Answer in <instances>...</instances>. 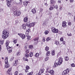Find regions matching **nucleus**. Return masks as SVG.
<instances>
[{"label": "nucleus", "instance_id": "11", "mask_svg": "<svg viewBox=\"0 0 75 75\" xmlns=\"http://www.w3.org/2000/svg\"><path fill=\"white\" fill-rule=\"evenodd\" d=\"M26 54H25V56L27 58L29 57V55L28 53H29V51L28 50H27L26 51Z\"/></svg>", "mask_w": 75, "mask_h": 75}, {"label": "nucleus", "instance_id": "52", "mask_svg": "<svg viewBox=\"0 0 75 75\" xmlns=\"http://www.w3.org/2000/svg\"><path fill=\"white\" fill-rule=\"evenodd\" d=\"M7 2H11L12 0H7Z\"/></svg>", "mask_w": 75, "mask_h": 75}, {"label": "nucleus", "instance_id": "20", "mask_svg": "<svg viewBox=\"0 0 75 75\" xmlns=\"http://www.w3.org/2000/svg\"><path fill=\"white\" fill-rule=\"evenodd\" d=\"M27 20H28V18L27 17H25L24 18V22H25V23H26L27 21Z\"/></svg>", "mask_w": 75, "mask_h": 75}, {"label": "nucleus", "instance_id": "5", "mask_svg": "<svg viewBox=\"0 0 75 75\" xmlns=\"http://www.w3.org/2000/svg\"><path fill=\"white\" fill-rule=\"evenodd\" d=\"M6 59H5V62L6 64L5 65V67L6 68H9L10 67V65L8 64V57H6Z\"/></svg>", "mask_w": 75, "mask_h": 75}, {"label": "nucleus", "instance_id": "21", "mask_svg": "<svg viewBox=\"0 0 75 75\" xmlns=\"http://www.w3.org/2000/svg\"><path fill=\"white\" fill-rule=\"evenodd\" d=\"M31 11L33 12V14H35L36 13V10L35 9H33Z\"/></svg>", "mask_w": 75, "mask_h": 75}, {"label": "nucleus", "instance_id": "2", "mask_svg": "<svg viewBox=\"0 0 75 75\" xmlns=\"http://www.w3.org/2000/svg\"><path fill=\"white\" fill-rule=\"evenodd\" d=\"M8 44H9V41L7 40L6 43V46L7 47V49L9 53H11V51H12V49L13 48L11 47H10L9 46H8Z\"/></svg>", "mask_w": 75, "mask_h": 75}, {"label": "nucleus", "instance_id": "10", "mask_svg": "<svg viewBox=\"0 0 75 75\" xmlns=\"http://www.w3.org/2000/svg\"><path fill=\"white\" fill-rule=\"evenodd\" d=\"M11 9L12 11H13V13H14V12H15L17 10V8H16V7H15V6H13V7H12L11 8Z\"/></svg>", "mask_w": 75, "mask_h": 75}, {"label": "nucleus", "instance_id": "32", "mask_svg": "<svg viewBox=\"0 0 75 75\" xmlns=\"http://www.w3.org/2000/svg\"><path fill=\"white\" fill-rule=\"evenodd\" d=\"M50 52L48 51L46 55L47 56H49V55H50Z\"/></svg>", "mask_w": 75, "mask_h": 75}, {"label": "nucleus", "instance_id": "9", "mask_svg": "<svg viewBox=\"0 0 75 75\" xmlns=\"http://www.w3.org/2000/svg\"><path fill=\"white\" fill-rule=\"evenodd\" d=\"M34 25H35V23H32L29 24L27 23V26H28L29 28L31 27H34Z\"/></svg>", "mask_w": 75, "mask_h": 75}, {"label": "nucleus", "instance_id": "53", "mask_svg": "<svg viewBox=\"0 0 75 75\" xmlns=\"http://www.w3.org/2000/svg\"><path fill=\"white\" fill-rule=\"evenodd\" d=\"M42 10H43V9L40 8V12H42Z\"/></svg>", "mask_w": 75, "mask_h": 75}, {"label": "nucleus", "instance_id": "48", "mask_svg": "<svg viewBox=\"0 0 75 75\" xmlns=\"http://www.w3.org/2000/svg\"><path fill=\"white\" fill-rule=\"evenodd\" d=\"M58 13H57L56 14V16H57L55 17L56 18H57V17H58Z\"/></svg>", "mask_w": 75, "mask_h": 75}, {"label": "nucleus", "instance_id": "59", "mask_svg": "<svg viewBox=\"0 0 75 75\" xmlns=\"http://www.w3.org/2000/svg\"><path fill=\"white\" fill-rule=\"evenodd\" d=\"M63 44L64 45H65V41H63Z\"/></svg>", "mask_w": 75, "mask_h": 75}, {"label": "nucleus", "instance_id": "40", "mask_svg": "<svg viewBox=\"0 0 75 75\" xmlns=\"http://www.w3.org/2000/svg\"><path fill=\"white\" fill-rule=\"evenodd\" d=\"M33 75V72H31L30 73H29L28 74V75Z\"/></svg>", "mask_w": 75, "mask_h": 75}, {"label": "nucleus", "instance_id": "57", "mask_svg": "<svg viewBox=\"0 0 75 75\" xmlns=\"http://www.w3.org/2000/svg\"><path fill=\"white\" fill-rule=\"evenodd\" d=\"M20 2V4H21V3H22V0H19Z\"/></svg>", "mask_w": 75, "mask_h": 75}, {"label": "nucleus", "instance_id": "19", "mask_svg": "<svg viewBox=\"0 0 75 75\" xmlns=\"http://www.w3.org/2000/svg\"><path fill=\"white\" fill-rule=\"evenodd\" d=\"M49 73H50V74H51L52 75H53L54 74V71L53 70H51L49 71H48Z\"/></svg>", "mask_w": 75, "mask_h": 75}, {"label": "nucleus", "instance_id": "60", "mask_svg": "<svg viewBox=\"0 0 75 75\" xmlns=\"http://www.w3.org/2000/svg\"><path fill=\"white\" fill-rule=\"evenodd\" d=\"M42 41H43V42H45V39H43L42 40Z\"/></svg>", "mask_w": 75, "mask_h": 75}, {"label": "nucleus", "instance_id": "46", "mask_svg": "<svg viewBox=\"0 0 75 75\" xmlns=\"http://www.w3.org/2000/svg\"><path fill=\"white\" fill-rule=\"evenodd\" d=\"M60 40L61 41H64V39L63 38H61L60 39Z\"/></svg>", "mask_w": 75, "mask_h": 75}, {"label": "nucleus", "instance_id": "44", "mask_svg": "<svg viewBox=\"0 0 75 75\" xmlns=\"http://www.w3.org/2000/svg\"><path fill=\"white\" fill-rule=\"evenodd\" d=\"M18 74V71H16L15 72V74L14 75H17Z\"/></svg>", "mask_w": 75, "mask_h": 75}, {"label": "nucleus", "instance_id": "37", "mask_svg": "<svg viewBox=\"0 0 75 75\" xmlns=\"http://www.w3.org/2000/svg\"><path fill=\"white\" fill-rule=\"evenodd\" d=\"M48 59H49V57H47L45 59V60L46 61H48Z\"/></svg>", "mask_w": 75, "mask_h": 75}, {"label": "nucleus", "instance_id": "51", "mask_svg": "<svg viewBox=\"0 0 75 75\" xmlns=\"http://www.w3.org/2000/svg\"><path fill=\"white\" fill-rule=\"evenodd\" d=\"M13 58H14V57H12V58H11L10 59V61H13Z\"/></svg>", "mask_w": 75, "mask_h": 75}, {"label": "nucleus", "instance_id": "27", "mask_svg": "<svg viewBox=\"0 0 75 75\" xmlns=\"http://www.w3.org/2000/svg\"><path fill=\"white\" fill-rule=\"evenodd\" d=\"M23 61H28V59H27V58H25V57L23 58Z\"/></svg>", "mask_w": 75, "mask_h": 75}, {"label": "nucleus", "instance_id": "55", "mask_svg": "<svg viewBox=\"0 0 75 75\" xmlns=\"http://www.w3.org/2000/svg\"><path fill=\"white\" fill-rule=\"evenodd\" d=\"M9 75H12V74L11 73H7Z\"/></svg>", "mask_w": 75, "mask_h": 75}, {"label": "nucleus", "instance_id": "23", "mask_svg": "<svg viewBox=\"0 0 75 75\" xmlns=\"http://www.w3.org/2000/svg\"><path fill=\"white\" fill-rule=\"evenodd\" d=\"M55 44L57 45H58V44H59V42L58 41H55Z\"/></svg>", "mask_w": 75, "mask_h": 75}, {"label": "nucleus", "instance_id": "13", "mask_svg": "<svg viewBox=\"0 0 75 75\" xmlns=\"http://www.w3.org/2000/svg\"><path fill=\"white\" fill-rule=\"evenodd\" d=\"M7 5L8 7H10L11 6V2H7Z\"/></svg>", "mask_w": 75, "mask_h": 75}, {"label": "nucleus", "instance_id": "28", "mask_svg": "<svg viewBox=\"0 0 75 75\" xmlns=\"http://www.w3.org/2000/svg\"><path fill=\"white\" fill-rule=\"evenodd\" d=\"M0 44L1 45H3L4 44V40H1L0 41Z\"/></svg>", "mask_w": 75, "mask_h": 75}, {"label": "nucleus", "instance_id": "42", "mask_svg": "<svg viewBox=\"0 0 75 75\" xmlns=\"http://www.w3.org/2000/svg\"><path fill=\"white\" fill-rule=\"evenodd\" d=\"M30 69V67H29V66H27L26 67V69Z\"/></svg>", "mask_w": 75, "mask_h": 75}, {"label": "nucleus", "instance_id": "7", "mask_svg": "<svg viewBox=\"0 0 75 75\" xmlns=\"http://www.w3.org/2000/svg\"><path fill=\"white\" fill-rule=\"evenodd\" d=\"M69 72V70H68V69H67L62 72V75H65L67 74H68Z\"/></svg>", "mask_w": 75, "mask_h": 75}, {"label": "nucleus", "instance_id": "3", "mask_svg": "<svg viewBox=\"0 0 75 75\" xmlns=\"http://www.w3.org/2000/svg\"><path fill=\"white\" fill-rule=\"evenodd\" d=\"M62 58H60L58 62V63H54V67H57V66H58V65H61V64H62Z\"/></svg>", "mask_w": 75, "mask_h": 75}, {"label": "nucleus", "instance_id": "12", "mask_svg": "<svg viewBox=\"0 0 75 75\" xmlns=\"http://www.w3.org/2000/svg\"><path fill=\"white\" fill-rule=\"evenodd\" d=\"M38 38H35L34 39V42H35V44H36L38 43Z\"/></svg>", "mask_w": 75, "mask_h": 75}, {"label": "nucleus", "instance_id": "39", "mask_svg": "<svg viewBox=\"0 0 75 75\" xmlns=\"http://www.w3.org/2000/svg\"><path fill=\"white\" fill-rule=\"evenodd\" d=\"M28 40H31V38H30V36H29L27 38Z\"/></svg>", "mask_w": 75, "mask_h": 75}, {"label": "nucleus", "instance_id": "33", "mask_svg": "<svg viewBox=\"0 0 75 75\" xmlns=\"http://www.w3.org/2000/svg\"><path fill=\"white\" fill-rule=\"evenodd\" d=\"M52 55L53 56L55 55V50H53V51H52Z\"/></svg>", "mask_w": 75, "mask_h": 75}, {"label": "nucleus", "instance_id": "63", "mask_svg": "<svg viewBox=\"0 0 75 75\" xmlns=\"http://www.w3.org/2000/svg\"><path fill=\"white\" fill-rule=\"evenodd\" d=\"M25 35H26V37H28L29 36H28V35L27 34H25Z\"/></svg>", "mask_w": 75, "mask_h": 75}, {"label": "nucleus", "instance_id": "43", "mask_svg": "<svg viewBox=\"0 0 75 75\" xmlns=\"http://www.w3.org/2000/svg\"><path fill=\"white\" fill-rule=\"evenodd\" d=\"M49 40H50V38L48 37L46 39V40L47 41H48Z\"/></svg>", "mask_w": 75, "mask_h": 75}, {"label": "nucleus", "instance_id": "31", "mask_svg": "<svg viewBox=\"0 0 75 75\" xmlns=\"http://www.w3.org/2000/svg\"><path fill=\"white\" fill-rule=\"evenodd\" d=\"M48 31L45 30L44 33V34H46V35H47V34H48Z\"/></svg>", "mask_w": 75, "mask_h": 75}, {"label": "nucleus", "instance_id": "22", "mask_svg": "<svg viewBox=\"0 0 75 75\" xmlns=\"http://www.w3.org/2000/svg\"><path fill=\"white\" fill-rule=\"evenodd\" d=\"M28 55H29V57H33V53L32 52H30Z\"/></svg>", "mask_w": 75, "mask_h": 75}, {"label": "nucleus", "instance_id": "26", "mask_svg": "<svg viewBox=\"0 0 75 75\" xmlns=\"http://www.w3.org/2000/svg\"><path fill=\"white\" fill-rule=\"evenodd\" d=\"M65 59L66 61H68L69 60V57L67 56H66L65 57Z\"/></svg>", "mask_w": 75, "mask_h": 75}, {"label": "nucleus", "instance_id": "17", "mask_svg": "<svg viewBox=\"0 0 75 75\" xmlns=\"http://www.w3.org/2000/svg\"><path fill=\"white\" fill-rule=\"evenodd\" d=\"M54 5H52V6L50 7L49 8V9L50 10H54Z\"/></svg>", "mask_w": 75, "mask_h": 75}, {"label": "nucleus", "instance_id": "56", "mask_svg": "<svg viewBox=\"0 0 75 75\" xmlns=\"http://www.w3.org/2000/svg\"><path fill=\"white\" fill-rule=\"evenodd\" d=\"M28 69L25 70V72H28Z\"/></svg>", "mask_w": 75, "mask_h": 75}, {"label": "nucleus", "instance_id": "54", "mask_svg": "<svg viewBox=\"0 0 75 75\" xmlns=\"http://www.w3.org/2000/svg\"><path fill=\"white\" fill-rule=\"evenodd\" d=\"M49 15H50V16L52 15V12H50L49 13Z\"/></svg>", "mask_w": 75, "mask_h": 75}, {"label": "nucleus", "instance_id": "18", "mask_svg": "<svg viewBox=\"0 0 75 75\" xmlns=\"http://www.w3.org/2000/svg\"><path fill=\"white\" fill-rule=\"evenodd\" d=\"M28 3V1H25L24 2V5L25 6H26L27 5Z\"/></svg>", "mask_w": 75, "mask_h": 75}, {"label": "nucleus", "instance_id": "45", "mask_svg": "<svg viewBox=\"0 0 75 75\" xmlns=\"http://www.w3.org/2000/svg\"><path fill=\"white\" fill-rule=\"evenodd\" d=\"M71 66L72 67H75V64H72Z\"/></svg>", "mask_w": 75, "mask_h": 75}, {"label": "nucleus", "instance_id": "25", "mask_svg": "<svg viewBox=\"0 0 75 75\" xmlns=\"http://www.w3.org/2000/svg\"><path fill=\"white\" fill-rule=\"evenodd\" d=\"M54 7L57 10L58 9V6L57 5H56L55 6L54 5Z\"/></svg>", "mask_w": 75, "mask_h": 75}, {"label": "nucleus", "instance_id": "29", "mask_svg": "<svg viewBox=\"0 0 75 75\" xmlns=\"http://www.w3.org/2000/svg\"><path fill=\"white\" fill-rule=\"evenodd\" d=\"M45 50L46 51H47L49 50V47H46L45 48Z\"/></svg>", "mask_w": 75, "mask_h": 75}, {"label": "nucleus", "instance_id": "8", "mask_svg": "<svg viewBox=\"0 0 75 75\" xmlns=\"http://www.w3.org/2000/svg\"><path fill=\"white\" fill-rule=\"evenodd\" d=\"M18 35H19L22 39H25V35L23 34L18 33Z\"/></svg>", "mask_w": 75, "mask_h": 75}, {"label": "nucleus", "instance_id": "64", "mask_svg": "<svg viewBox=\"0 0 75 75\" xmlns=\"http://www.w3.org/2000/svg\"><path fill=\"white\" fill-rule=\"evenodd\" d=\"M68 15L69 16H71V13H68Z\"/></svg>", "mask_w": 75, "mask_h": 75}, {"label": "nucleus", "instance_id": "30", "mask_svg": "<svg viewBox=\"0 0 75 75\" xmlns=\"http://www.w3.org/2000/svg\"><path fill=\"white\" fill-rule=\"evenodd\" d=\"M41 73H43L44 72V68L42 67L41 69Z\"/></svg>", "mask_w": 75, "mask_h": 75}, {"label": "nucleus", "instance_id": "1", "mask_svg": "<svg viewBox=\"0 0 75 75\" xmlns=\"http://www.w3.org/2000/svg\"><path fill=\"white\" fill-rule=\"evenodd\" d=\"M3 38L5 39L7 38L9 36V32L8 31L6 30H4L3 31V33L2 35Z\"/></svg>", "mask_w": 75, "mask_h": 75}, {"label": "nucleus", "instance_id": "14", "mask_svg": "<svg viewBox=\"0 0 75 75\" xmlns=\"http://www.w3.org/2000/svg\"><path fill=\"white\" fill-rule=\"evenodd\" d=\"M26 24H24L22 25V28L24 30H25L26 29Z\"/></svg>", "mask_w": 75, "mask_h": 75}, {"label": "nucleus", "instance_id": "58", "mask_svg": "<svg viewBox=\"0 0 75 75\" xmlns=\"http://www.w3.org/2000/svg\"><path fill=\"white\" fill-rule=\"evenodd\" d=\"M20 53L19 52H18L17 53V55H20Z\"/></svg>", "mask_w": 75, "mask_h": 75}, {"label": "nucleus", "instance_id": "24", "mask_svg": "<svg viewBox=\"0 0 75 75\" xmlns=\"http://www.w3.org/2000/svg\"><path fill=\"white\" fill-rule=\"evenodd\" d=\"M54 0H50V2H51V3L52 4H53L55 3Z\"/></svg>", "mask_w": 75, "mask_h": 75}, {"label": "nucleus", "instance_id": "49", "mask_svg": "<svg viewBox=\"0 0 75 75\" xmlns=\"http://www.w3.org/2000/svg\"><path fill=\"white\" fill-rule=\"evenodd\" d=\"M68 24L69 25H71V22H68Z\"/></svg>", "mask_w": 75, "mask_h": 75}, {"label": "nucleus", "instance_id": "62", "mask_svg": "<svg viewBox=\"0 0 75 75\" xmlns=\"http://www.w3.org/2000/svg\"><path fill=\"white\" fill-rule=\"evenodd\" d=\"M70 2H73L74 0H69Z\"/></svg>", "mask_w": 75, "mask_h": 75}, {"label": "nucleus", "instance_id": "47", "mask_svg": "<svg viewBox=\"0 0 75 75\" xmlns=\"http://www.w3.org/2000/svg\"><path fill=\"white\" fill-rule=\"evenodd\" d=\"M60 10V11H61L62 10V7H61V6H60V8H59Z\"/></svg>", "mask_w": 75, "mask_h": 75}, {"label": "nucleus", "instance_id": "16", "mask_svg": "<svg viewBox=\"0 0 75 75\" xmlns=\"http://www.w3.org/2000/svg\"><path fill=\"white\" fill-rule=\"evenodd\" d=\"M18 64V60H16L14 63V66H16Z\"/></svg>", "mask_w": 75, "mask_h": 75}, {"label": "nucleus", "instance_id": "6", "mask_svg": "<svg viewBox=\"0 0 75 75\" xmlns=\"http://www.w3.org/2000/svg\"><path fill=\"white\" fill-rule=\"evenodd\" d=\"M52 31L54 33H58V30L54 28H52Z\"/></svg>", "mask_w": 75, "mask_h": 75}, {"label": "nucleus", "instance_id": "15", "mask_svg": "<svg viewBox=\"0 0 75 75\" xmlns=\"http://www.w3.org/2000/svg\"><path fill=\"white\" fill-rule=\"evenodd\" d=\"M67 23L65 22H63L62 24L63 27H67Z\"/></svg>", "mask_w": 75, "mask_h": 75}, {"label": "nucleus", "instance_id": "4", "mask_svg": "<svg viewBox=\"0 0 75 75\" xmlns=\"http://www.w3.org/2000/svg\"><path fill=\"white\" fill-rule=\"evenodd\" d=\"M21 14V12L20 11H18L17 10L15 12L13 13V15L14 16H18Z\"/></svg>", "mask_w": 75, "mask_h": 75}, {"label": "nucleus", "instance_id": "61", "mask_svg": "<svg viewBox=\"0 0 75 75\" xmlns=\"http://www.w3.org/2000/svg\"><path fill=\"white\" fill-rule=\"evenodd\" d=\"M45 5L46 6H48V4H47V3H45Z\"/></svg>", "mask_w": 75, "mask_h": 75}, {"label": "nucleus", "instance_id": "50", "mask_svg": "<svg viewBox=\"0 0 75 75\" xmlns=\"http://www.w3.org/2000/svg\"><path fill=\"white\" fill-rule=\"evenodd\" d=\"M67 35L68 36H72V34H71V33H70V34H67Z\"/></svg>", "mask_w": 75, "mask_h": 75}, {"label": "nucleus", "instance_id": "34", "mask_svg": "<svg viewBox=\"0 0 75 75\" xmlns=\"http://www.w3.org/2000/svg\"><path fill=\"white\" fill-rule=\"evenodd\" d=\"M35 57H38L39 56V53H37L35 55Z\"/></svg>", "mask_w": 75, "mask_h": 75}, {"label": "nucleus", "instance_id": "41", "mask_svg": "<svg viewBox=\"0 0 75 75\" xmlns=\"http://www.w3.org/2000/svg\"><path fill=\"white\" fill-rule=\"evenodd\" d=\"M29 31H30V29H28V30H26V33H27V34H28V33L29 32Z\"/></svg>", "mask_w": 75, "mask_h": 75}, {"label": "nucleus", "instance_id": "38", "mask_svg": "<svg viewBox=\"0 0 75 75\" xmlns=\"http://www.w3.org/2000/svg\"><path fill=\"white\" fill-rule=\"evenodd\" d=\"M29 48H30V49H32V48H33V46H32V45H30L29 46Z\"/></svg>", "mask_w": 75, "mask_h": 75}, {"label": "nucleus", "instance_id": "35", "mask_svg": "<svg viewBox=\"0 0 75 75\" xmlns=\"http://www.w3.org/2000/svg\"><path fill=\"white\" fill-rule=\"evenodd\" d=\"M13 42L14 44H16L17 43V40H14L13 41Z\"/></svg>", "mask_w": 75, "mask_h": 75}, {"label": "nucleus", "instance_id": "36", "mask_svg": "<svg viewBox=\"0 0 75 75\" xmlns=\"http://www.w3.org/2000/svg\"><path fill=\"white\" fill-rule=\"evenodd\" d=\"M11 68H10L8 70V72L7 73H9L10 71H11Z\"/></svg>", "mask_w": 75, "mask_h": 75}]
</instances>
